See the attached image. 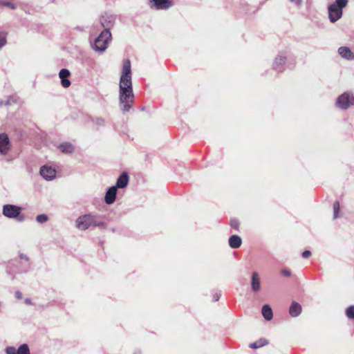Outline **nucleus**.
Returning a JSON list of instances; mask_svg holds the SVG:
<instances>
[{"instance_id": "1", "label": "nucleus", "mask_w": 354, "mask_h": 354, "mask_svg": "<svg viewBox=\"0 0 354 354\" xmlns=\"http://www.w3.org/2000/svg\"><path fill=\"white\" fill-rule=\"evenodd\" d=\"M133 99L131 62L129 59H124L119 82V101L122 111L130 110Z\"/></svg>"}, {"instance_id": "2", "label": "nucleus", "mask_w": 354, "mask_h": 354, "mask_svg": "<svg viewBox=\"0 0 354 354\" xmlns=\"http://www.w3.org/2000/svg\"><path fill=\"white\" fill-rule=\"evenodd\" d=\"M97 215L86 214L79 216L75 221V226L80 230H86L92 227H103L104 222L97 218Z\"/></svg>"}, {"instance_id": "3", "label": "nucleus", "mask_w": 354, "mask_h": 354, "mask_svg": "<svg viewBox=\"0 0 354 354\" xmlns=\"http://www.w3.org/2000/svg\"><path fill=\"white\" fill-rule=\"evenodd\" d=\"M348 4V0H336L328 8V18L331 23L338 21L342 16V10Z\"/></svg>"}, {"instance_id": "4", "label": "nucleus", "mask_w": 354, "mask_h": 354, "mask_svg": "<svg viewBox=\"0 0 354 354\" xmlns=\"http://www.w3.org/2000/svg\"><path fill=\"white\" fill-rule=\"evenodd\" d=\"M111 39V34L110 30H102L100 35L94 41V50L100 53L104 52L107 48L108 44Z\"/></svg>"}, {"instance_id": "5", "label": "nucleus", "mask_w": 354, "mask_h": 354, "mask_svg": "<svg viewBox=\"0 0 354 354\" xmlns=\"http://www.w3.org/2000/svg\"><path fill=\"white\" fill-rule=\"evenodd\" d=\"M21 208L14 205H5L3 207V214L10 218H16L22 222L25 220V216L21 214Z\"/></svg>"}, {"instance_id": "6", "label": "nucleus", "mask_w": 354, "mask_h": 354, "mask_svg": "<svg viewBox=\"0 0 354 354\" xmlns=\"http://www.w3.org/2000/svg\"><path fill=\"white\" fill-rule=\"evenodd\" d=\"M337 106L342 109H346L354 105V96L348 93H343L337 100Z\"/></svg>"}, {"instance_id": "7", "label": "nucleus", "mask_w": 354, "mask_h": 354, "mask_svg": "<svg viewBox=\"0 0 354 354\" xmlns=\"http://www.w3.org/2000/svg\"><path fill=\"white\" fill-rule=\"evenodd\" d=\"M56 170L50 165H44L41 167L39 174L44 179L47 181L53 180L56 177Z\"/></svg>"}, {"instance_id": "8", "label": "nucleus", "mask_w": 354, "mask_h": 354, "mask_svg": "<svg viewBox=\"0 0 354 354\" xmlns=\"http://www.w3.org/2000/svg\"><path fill=\"white\" fill-rule=\"evenodd\" d=\"M115 17L112 15L104 14L102 15L100 19V22L104 30H108L112 28L115 22Z\"/></svg>"}, {"instance_id": "9", "label": "nucleus", "mask_w": 354, "mask_h": 354, "mask_svg": "<svg viewBox=\"0 0 354 354\" xmlns=\"http://www.w3.org/2000/svg\"><path fill=\"white\" fill-rule=\"evenodd\" d=\"M10 148V142L7 134L3 133L0 134V153L6 155Z\"/></svg>"}, {"instance_id": "10", "label": "nucleus", "mask_w": 354, "mask_h": 354, "mask_svg": "<svg viewBox=\"0 0 354 354\" xmlns=\"http://www.w3.org/2000/svg\"><path fill=\"white\" fill-rule=\"evenodd\" d=\"M151 7L156 10H167L172 6L170 0H150Z\"/></svg>"}, {"instance_id": "11", "label": "nucleus", "mask_w": 354, "mask_h": 354, "mask_svg": "<svg viewBox=\"0 0 354 354\" xmlns=\"http://www.w3.org/2000/svg\"><path fill=\"white\" fill-rule=\"evenodd\" d=\"M71 73L68 69L63 68L59 73V77L61 80V84L64 88L71 86V81L68 80Z\"/></svg>"}, {"instance_id": "12", "label": "nucleus", "mask_w": 354, "mask_h": 354, "mask_svg": "<svg viewBox=\"0 0 354 354\" xmlns=\"http://www.w3.org/2000/svg\"><path fill=\"white\" fill-rule=\"evenodd\" d=\"M117 194L116 187H111L106 192L104 201L108 205H111L115 201Z\"/></svg>"}, {"instance_id": "13", "label": "nucleus", "mask_w": 354, "mask_h": 354, "mask_svg": "<svg viewBox=\"0 0 354 354\" xmlns=\"http://www.w3.org/2000/svg\"><path fill=\"white\" fill-rule=\"evenodd\" d=\"M338 53L340 56L346 59H354V53L347 46H342L338 48Z\"/></svg>"}, {"instance_id": "14", "label": "nucleus", "mask_w": 354, "mask_h": 354, "mask_svg": "<svg viewBox=\"0 0 354 354\" xmlns=\"http://www.w3.org/2000/svg\"><path fill=\"white\" fill-rule=\"evenodd\" d=\"M129 182V176L127 173H122L119 178L117 179L116 185L115 187H116V189L118 188L122 189L127 186Z\"/></svg>"}, {"instance_id": "15", "label": "nucleus", "mask_w": 354, "mask_h": 354, "mask_svg": "<svg viewBox=\"0 0 354 354\" xmlns=\"http://www.w3.org/2000/svg\"><path fill=\"white\" fill-rule=\"evenodd\" d=\"M251 288L254 292H257L261 288L259 275L257 272L252 273L251 279Z\"/></svg>"}, {"instance_id": "16", "label": "nucleus", "mask_w": 354, "mask_h": 354, "mask_svg": "<svg viewBox=\"0 0 354 354\" xmlns=\"http://www.w3.org/2000/svg\"><path fill=\"white\" fill-rule=\"evenodd\" d=\"M58 149L64 153H72L75 151L74 146L71 142H62L57 147Z\"/></svg>"}, {"instance_id": "17", "label": "nucleus", "mask_w": 354, "mask_h": 354, "mask_svg": "<svg viewBox=\"0 0 354 354\" xmlns=\"http://www.w3.org/2000/svg\"><path fill=\"white\" fill-rule=\"evenodd\" d=\"M242 239L238 235H232L229 239V245L232 248H238L241 245Z\"/></svg>"}, {"instance_id": "18", "label": "nucleus", "mask_w": 354, "mask_h": 354, "mask_svg": "<svg viewBox=\"0 0 354 354\" xmlns=\"http://www.w3.org/2000/svg\"><path fill=\"white\" fill-rule=\"evenodd\" d=\"M301 312V305L299 304H298L297 302H295V301L292 302L290 307V309H289L290 315L292 317H297L299 315H300Z\"/></svg>"}, {"instance_id": "19", "label": "nucleus", "mask_w": 354, "mask_h": 354, "mask_svg": "<svg viewBox=\"0 0 354 354\" xmlns=\"http://www.w3.org/2000/svg\"><path fill=\"white\" fill-rule=\"evenodd\" d=\"M286 57L282 55H279L275 58L274 67L276 70L281 71L283 69V66L286 63Z\"/></svg>"}, {"instance_id": "20", "label": "nucleus", "mask_w": 354, "mask_h": 354, "mask_svg": "<svg viewBox=\"0 0 354 354\" xmlns=\"http://www.w3.org/2000/svg\"><path fill=\"white\" fill-rule=\"evenodd\" d=\"M262 315L266 320H271L273 313L271 307L269 305H264L262 308Z\"/></svg>"}, {"instance_id": "21", "label": "nucleus", "mask_w": 354, "mask_h": 354, "mask_svg": "<svg viewBox=\"0 0 354 354\" xmlns=\"http://www.w3.org/2000/svg\"><path fill=\"white\" fill-rule=\"evenodd\" d=\"M266 344H267V341L266 339H261L256 342L250 344V347L251 348H258L262 347Z\"/></svg>"}, {"instance_id": "22", "label": "nucleus", "mask_w": 354, "mask_h": 354, "mask_svg": "<svg viewBox=\"0 0 354 354\" xmlns=\"http://www.w3.org/2000/svg\"><path fill=\"white\" fill-rule=\"evenodd\" d=\"M17 354H30L28 344H24L17 348Z\"/></svg>"}, {"instance_id": "23", "label": "nucleus", "mask_w": 354, "mask_h": 354, "mask_svg": "<svg viewBox=\"0 0 354 354\" xmlns=\"http://www.w3.org/2000/svg\"><path fill=\"white\" fill-rule=\"evenodd\" d=\"M36 221L40 224L45 223L48 221V216L45 214H39L36 216Z\"/></svg>"}, {"instance_id": "24", "label": "nucleus", "mask_w": 354, "mask_h": 354, "mask_svg": "<svg viewBox=\"0 0 354 354\" xmlns=\"http://www.w3.org/2000/svg\"><path fill=\"white\" fill-rule=\"evenodd\" d=\"M19 100V97L15 95H10L8 97V100L5 102V105L6 106H9L10 104H12V103H17Z\"/></svg>"}, {"instance_id": "25", "label": "nucleus", "mask_w": 354, "mask_h": 354, "mask_svg": "<svg viewBox=\"0 0 354 354\" xmlns=\"http://www.w3.org/2000/svg\"><path fill=\"white\" fill-rule=\"evenodd\" d=\"M339 211V203L336 201L333 205V218H337L338 217V212Z\"/></svg>"}, {"instance_id": "26", "label": "nucleus", "mask_w": 354, "mask_h": 354, "mask_svg": "<svg viewBox=\"0 0 354 354\" xmlns=\"http://www.w3.org/2000/svg\"><path fill=\"white\" fill-rule=\"evenodd\" d=\"M346 316L349 319H354V306H351L346 309Z\"/></svg>"}, {"instance_id": "27", "label": "nucleus", "mask_w": 354, "mask_h": 354, "mask_svg": "<svg viewBox=\"0 0 354 354\" xmlns=\"http://www.w3.org/2000/svg\"><path fill=\"white\" fill-rule=\"evenodd\" d=\"M6 44V34L0 32V49Z\"/></svg>"}, {"instance_id": "28", "label": "nucleus", "mask_w": 354, "mask_h": 354, "mask_svg": "<svg viewBox=\"0 0 354 354\" xmlns=\"http://www.w3.org/2000/svg\"><path fill=\"white\" fill-rule=\"evenodd\" d=\"M6 354H17V349L13 346H8L6 348Z\"/></svg>"}, {"instance_id": "29", "label": "nucleus", "mask_w": 354, "mask_h": 354, "mask_svg": "<svg viewBox=\"0 0 354 354\" xmlns=\"http://www.w3.org/2000/svg\"><path fill=\"white\" fill-rule=\"evenodd\" d=\"M230 225L232 228L235 229V230H238L239 228V223L238 221L236 220H232L230 221Z\"/></svg>"}, {"instance_id": "30", "label": "nucleus", "mask_w": 354, "mask_h": 354, "mask_svg": "<svg viewBox=\"0 0 354 354\" xmlns=\"http://www.w3.org/2000/svg\"><path fill=\"white\" fill-rule=\"evenodd\" d=\"M3 5L6 7H8L9 8H10L12 10H15L16 8L15 5L11 2H3Z\"/></svg>"}, {"instance_id": "31", "label": "nucleus", "mask_w": 354, "mask_h": 354, "mask_svg": "<svg viewBox=\"0 0 354 354\" xmlns=\"http://www.w3.org/2000/svg\"><path fill=\"white\" fill-rule=\"evenodd\" d=\"M95 123L97 125H104V123H105V121H104V120L103 118H99L96 119Z\"/></svg>"}, {"instance_id": "32", "label": "nucleus", "mask_w": 354, "mask_h": 354, "mask_svg": "<svg viewBox=\"0 0 354 354\" xmlns=\"http://www.w3.org/2000/svg\"><path fill=\"white\" fill-rule=\"evenodd\" d=\"M281 274L286 277H290L291 275V272L286 269H283L281 270Z\"/></svg>"}, {"instance_id": "33", "label": "nucleus", "mask_w": 354, "mask_h": 354, "mask_svg": "<svg viewBox=\"0 0 354 354\" xmlns=\"http://www.w3.org/2000/svg\"><path fill=\"white\" fill-rule=\"evenodd\" d=\"M311 255V252L309 250H306L302 253V257L304 258H308Z\"/></svg>"}, {"instance_id": "34", "label": "nucleus", "mask_w": 354, "mask_h": 354, "mask_svg": "<svg viewBox=\"0 0 354 354\" xmlns=\"http://www.w3.org/2000/svg\"><path fill=\"white\" fill-rule=\"evenodd\" d=\"M22 296H23V295H22V292H20V291H17V292H15V297H16V298H17V299H21L22 298Z\"/></svg>"}, {"instance_id": "35", "label": "nucleus", "mask_w": 354, "mask_h": 354, "mask_svg": "<svg viewBox=\"0 0 354 354\" xmlns=\"http://www.w3.org/2000/svg\"><path fill=\"white\" fill-rule=\"evenodd\" d=\"M290 1L294 2L298 7L301 6V0H290Z\"/></svg>"}, {"instance_id": "36", "label": "nucleus", "mask_w": 354, "mask_h": 354, "mask_svg": "<svg viewBox=\"0 0 354 354\" xmlns=\"http://www.w3.org/2000/svg\"><path fill=\"white\" fill-rule=\"evenodd\" d=\"M24 301H25V303L27 305H31L32 304L31 300L30 299H28V298L26 299Z\"/></svg>"}, {"instance_id": "37", "label": "nucleus", "mask_w": 354, "mask_h": 354, "mask_svg": "<svg viewBox=\"0 0 354 354\" xmlns=\"http://www.w3.org/2000/svg\"><path fill=\"white\" fill-rule=\"evenodd\" d=\"M0 105H5V102L3 101H0Z\"/></svg>"}, {"instance_id": "38", "label": "nucleus", "mask_w": 354, "mask_h": 354, "mask_svg": "<svg viewBox=\"0 0 354 354\" xmlns=\"http://www.w3.org/2000/svg\"><path fill=\"white\" fill-rule=\"evenodd\" d=\"M218 299V296L214 297V300H215V301H217Z\"/></svg>"}, {"instance_id": "39", "label": "nucleus", "mask_w": 354, "mask_h": 354, "mask_svg": "<svg viewBox=\"0 0 354 354\" xmlns=\"http://www.w3.org/2000/svg\"><path fill=\"white\" fill-rule=\"evenodd\" d=\"M135 354H139V353H135Z\"/></svg>"}]
</instances>
